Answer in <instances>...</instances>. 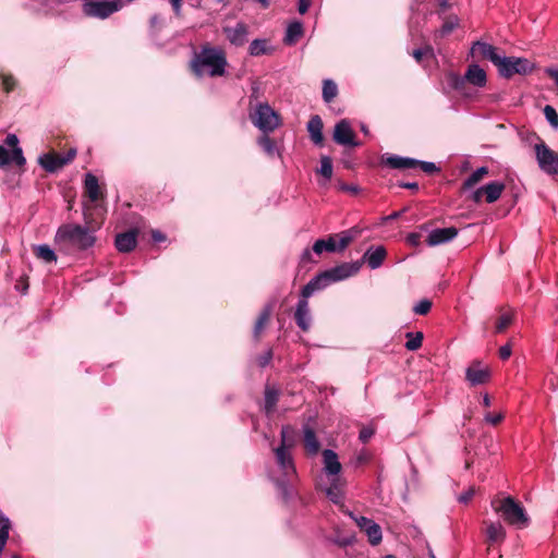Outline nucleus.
Here are the masks:
<instances>
[{
  "label": "nucleus",
  "mask_w": 558,
  "mask_h": 558,
  "mask_svg": "<svg viewBox=\"0 0 558 558\" xmlns=\"http://www.w3.org/2000/svg\"><path fill=\"white\" fill-rule=\"evenodd\" d=\"M227 64L226 52L221 48L205 44L198 52H194L190 61V70L196 77L204 75L205 68H208L210 76H222Z\"/></svg>",
  "instance_id": "obj_1"
},
{
  "label": "nucleus",
  "mask_w": 558,
  "mask_h": 558,
  "mask_svg": "<svg viewBox=\"0 0 558 558\" xmlns=\"http://www.w3.org/2000/svg\"><path fill=\"white\" fill-rule=\"evenodd\" d=\"M54 241L62 248L86 251L96 242L95 233L77 223H65L58 228Z\"/></svg>",
  "instance_id": "obj_2"
},
{
  "label": "nucleus",
  "mask_w": 558,
  "mask_h": 558,
  "mask_svg": "<svg viewBox=\"0 0 558 558\" xmlns=\"http://www.w3.org/2000/svg\"><path fill=\"white\" fill-rule=\"evenodd\" d=\"M495 512L500 513L504 521L517 529H525L530 525V517L524 507L512 496L494 498L490 502Z\"/></svg>",
  "instance_id": "obj_3"
},
{
  "label": "nucleus",
  "mask_w": 558,
  "mask_h": 558,
  "mask_svg": "<svg viewBox=\"0 0 558 558\" xmlns=\"http://www.w3.org/2000/svg\"><path fill=\"white\" fill-rule=\"evenodd\" d=\"M496 68L501 77L509 80L515 74L527 75L532 73L535 64L526 58L501 56Z\"/></svg>",
  "instance_id": "obj_4"
},
{
  "label": "nucleus",
  "mask_w": 558,
  "mask_h": 558,
  "mask_svg": "<svg viewBox=\"0 0 558 558\" xmlns=\"http://www.w3.org/2000/svg\"><path fill=\"white\" fill-rule=\"evenodd\" d=\"M449 83L456 90L462 92L468 83L476 87H484L487 83V76L480 65L470 64L463 76L451 73L449 75Z\"/></svg>",
  "instance_id": "obj_5"
},
{
  "label": "nucleus",
  "mask_w": 558,
  "mask_h": 558,
  "mask_svg": "<svg viewBox=\"0 0 558 558\" xmlns=\"http://www.w3.org/2000/svg\"><path fill=\"white\" fill-rule=\"evenodd\" d=\"M253 124L264 134L274 132L280 125L278 113L267 104H259L251 113Z\"/></svg>",
  "instance_id": "obj_6"
},
{
  "label": "nucleus",
  "mask_w": 558,
  "mask_h": 558,
  "mask_svg": "<svg viewBox=\"0 0 558 558\" xmlns=\"http://www.w3.org/2000/svg\"><path fill=\"white\" fill-rule=\"evenodd\" d=\"M122 8L121 0L88 1L83 4V13L89 17L105 20Z\"/></svg>",
  "instance_id": "obj_7"
},
{
  "label": "nucleus",
  "mask_w": 558,
  "mask_h": 558,
  "mask_svg": "<svg viewBox=\"0 0 558 558\" xmlns=\"http://www.w3.org/2000/svg\"><path fill=\"white\" fill-rule=\"evenodd\" d=\"M534 150L539 168L547 174H558V153L543 141L534 145Z\"/></svg>",
  "instance_id": "obj_8"
},
{
  "label": "nucleus",
  "mask_w": 558,
  "mask_h": 558,
  "mask_svg": "<svg viewBox=\"0 0 558 558\" xmlns=\"http://www.w3.org/2000/svg\"><path fill=\"white\" fill-rule=\"evenodd\" d=\"M75 156V148H70L64 156H61L56 151H50L39 157L38 162L47 172L53 173L71 163Z\"/></svg>",
  "instance_id": "obj_9"
},
{
  "label": "nucleus",
  "mask_w": 558,
  "mask_h": 558,
  "mask_svg": "<svg viewBox=\"0 0 558 558\" xmlns=\"http://www.w3.org/2000/svg\"><path fill=\"white\" fill-rule=\"evenodd\" d=\"M84 228L95 233L99 230L105 220V209L99 204L84 203L83 207Z\"/></svg>",
  "instance_id": "obj_10"
},
{
  "label": "nucleus",
  "mask_w": 558,
  "mask_h": 558,
  "mask_svg": "<svg viewBox=\"0 0 558 558\" xmlns=\"http://www.w3.org/2000/svg\"><path fill=\"white\" fill-rule=\"evenodd\" d=\"M332 140L343 146L357 147L360 143L355 141V133L347 119L340 120L336 123L332 134Z\"/></svg>",
  "instance_id": "obj_11"
},
{
  "label": "nucleus",
  "mask_w": 558,
  "mask_h": 558,
  "mask_svg": "<svg viewBox=\"0 0 558 558\" xmlns=\"http://www.w3.org/2000/svg\"><path fill=\"white\" fill-rule=\"evenodd\" d=\"M277 463L284 473L286 476H292L295 474V466L293 463L292 456L287 447L286 442V428L281 430V445L275 450Z\"/></svg>",
  "instance_id": "obj_12"
},
{
  "label": "nucleus",
  "mask_w": 558,
  "mask_h": 558,
  "mask_svg": "<svg viewBox=\"0 0 558 558\" xmlns=\"http://www.w3.org/2000/svg\"><path fill=\"white\" fill-rule=\"evenodd\" d=\"M363 265V260H356L352 263H342L325 270L331 283L348 279L356 275Z\"/></svg>",
  "instance_id": "obj_13"
},
{
  "label": "nucleus",
  "mask_w": 558,
  "mask_h": 558,
  "mask_svg": "<svg viewBox=\"0 0 558 558\" xmlns=\"http://www.w3.org/2000/svg\"><path fill=\"white\" fill-rule=\"evenodd\" d=\"M350 517L354 520V522L361 529V531L365 532V534L368 537V542L373 546L378 545L381 542V529L372 519H368L363 515L355 517L352 513H350Z\"/></svg>",
  "instance_id": "obj_14"
},
{
  "label": "nucleus",
  "mask_w": 558,
  "mask_h": 558,
  "mask_svg": "<svg viewBox=\"0 0 558 558\" xmlns=\"http://www.w3.org/2000/svg\"><path fill=\"white\" fill-rule=\"evenodd\" d=\"M472 57H476L482 60H489L495 66L500 62L501 54L499 49L490 44L477 40L473 43L471 48Z\"/></svg>",
  "instance_id": "obj_15"
},
{
  "label": "nucleus",
  "mask_w": 558,
  "mask_h": 558,
  "mask_svg": "<svg viewBox=\"0 0 558 558\" xmlns=\"http://www.w3.org/2000/svg\"><path fill=\"white\" fill-rule=\"evenodd\" d=\"M480 361H473L466 368L465 378L471 386L486 384L490 379V369L488 367H481Z\"/></svg>",
  "instance_id": "obj_16"
},
{
  "label": "nucleus",
  "mask_w": 558,
  "mask_h": 558,
  "mask_svg": "<svg viewBox=\"0 0 558 558\" xmlns=\"http://www.w3.org/2000/svg\"><path fill=\"white\" fill-rule=\"evenodd\" d=\"M84 195L89 204H98L104 198V192L99 185L98 179L93 173H86L84 179Z\"/></svg>",
  "instance_id": "obj_17"
},
{
  "label": "nucleus",
  "mask_w": 558,
  "mask_h": 558,
  "mask_svg": "<svg viewBox=\"0 0 558 558\" xmlns=\"http://www.w3.org/2000/svg\"><path fill=\"white\" fill-rule=\"evenodd\" d=\"M417 159L390 154H384L380 158V165L390 169H413L417 168Z\"/></svg>",
  "instance_id": "obj_18"
},
{
  "label": "nucleus",
  "mask_w": 558,
  "mask_h": 558,
  "mask_svg": "<svg viewBox=\"0 0 558 558\" xmlns=\"http://www.w3.org/2000/svg\"><path fill=\"white\" fill-rule=\"evenodd\" d=\"M137 235V229H130L125 232L118 233L114 240V245L117 250L121 253L132 252L136 247Z\"/></svg>",
  "instance_id": "obj_19"
},
{
  "label": "nucleus",
  "mask_w": 558,
  "mask_h": 558,
  "mask_svg": "<svg viewBox=\"0 0 558 558\" xmlns=\"http://www.w3.org/2000/svg\"><path fill=\"white\" fill-rule=\"evenodd\" d=\"M458 229L456 227L435 229L429 232L426 243L429 246H437L445 244L453 240L458 235Z\"/></svg>",
  "instance_id": "obj_20"
},
{
  "label": "nucleus",
  "mask_w": 558,
  "mask_h": 558,
  "mask_svg": "<svg viewBox=\"0 0 558 558\" xmlns=\"http://www.w3.org/2000/svg\"><path fill=\"white\" fill-rule=\"evenodd\" d=\"M294 320L302 331L306 332L310 330L311 314L308 301L306 298L301 296V299L299 300L294 312Z\"/></svg>",
  "instance_id": "obj_21"
},
{
  "label": "nucleus",
  "mask_w": 558,
  "mask_h": 558,
  "mask_svg": "<svg viewBox=\"0 0 558 558\" xmlns=\"http://www.w3.org/2000/svg\"><path fill=\"white\" fill-rule=\"evenodd\" d=\"M331 284L326 271H322L306 283L301 290V296L308 299L314 292L324 290Z\"/></svg>",
  "instance_id": "obj_22"
},
{
  "label": "nucleus",
  "mask_w": 558,
  "mask_h": 558,
  "mask_svg": "<svg viewBox=\"0 0 558 558\" xmlns=\"http://www.w3.org/2000/svg\"><path fill=\"white\" fill-rule=\"evenodd\" d=\"M306 128L311 141L317 146H323L325 138L323 134L324 123L322 118L318 114L312 116Z\"/></svg>",
  "instance_id": "obj_23"
},
{
  "label": "nucleus",
  "mask_w": 558,
  "mask_h": 558,
  "mask_svg": "<svg viewBox=\"0 0 558 558\" xmlns=\"http://www.w3.org/2000/svg\"><path fill=\"white\" fill-rule=\"evenodd\" d=\"M223 32L232 45L243 46L247 40L248 28L244 23H238L234 27H225Z\"/></svg>",
  "instance_id": "obj_24"
},
{
  "label": "nucleus",
  "mask_w": 558,
  "mask_h": 558,
  "mask_svg": "<svg viewBox=\"0 0 558 558\" xmlns=\"http://www.w3.org/2000/svg\"><path fill=\"white\" fill-rule=\"evenodd\" d=\"M386 256H387V251L383 245H380V246H377L375 250H373V247H369L364 253L361 260H363V264L367 263V265L371 269H377L383 265Z\"/></svg>",
  "instance_id": "obj_25"
},
{
  "label": "nucleus",
  "mask_w": 558,
  "mask_h": 558,
  "mask_svg": "<svg viewBox=\"0 0 558 558\" xmlns=\"http://www.w3.org/2000/svg\"><path fill=\"white\" fill-rule=\"evenodd\" d=\"M484 524L486 525V541L489 545L504 542L506 538V530L500 522L485 521Z\"/></svg>",
  "instance_id": "obj_26"
},
{
  "label": "nucleus",
  "mask_w": 558,
  "mask_h": 558,
  "mask_svg": "<svg viewBox=\"0 0 558 558\" xmlns=\"http://www.w3.org/2000/svg\"><path fill=\"white\" fill-rule=\"evenodd\" d=\"M325 471L329 475H338L342 469L341 463L338 460V454L330 449L323 451Z\"/></svg>",
  "instance_id": "obj_27"
},
{
  "label": "nucleus",
  "mask_w": 558,
  "mask_h": 558,
  "mask_svg": "<svg viewBox=\"0 0 558 558\" xmlns=\"http://www.w3.org/2000/svg\"><path fill=\"white\" fill-rule=\"evenodd\" d=\"M271 312H272L271 305H266L262 310V312L259 313V315L255 322L253 335L257 341L260 339V336H262L264 329L270 322Z\"/></svg>",
  "instance_id": "obj_28"
},
{
  "label": "nucleus",
  "mask_w": 558,
  "mask_h": 558,
  "mask_svg": "<svg viewBox=\"0 0 558 558\" xmlns=\"http://www.w3.org/2000/svg\"><path fill=\"white\" fill-rule=\"evenodd\" d=\"M304 448L307 454L314 456L320 450V442L318 441L315 430L310 427H304Z\"/></svg>",
  "instance_id": "obj_29"
},
{
  "label": "nucleus",
  "mask_w": 558,
  "mask_h": 558,
  "mask_svg": "<svg viewBox=\"0 0 558 558\" xmlns=\"http://www.w3.org/2000/svg\"><path fill=\"white\" fill-rule=\"evenodd\" d=\"M265 412L270 415L275 412L280 397V390L275 386L266 385L265 387Z\"/></svg>",
  "instance_id": "obj_30"
},
{
  "label": "nucleus",
  "mask_w": 558,
  "mask_h": 558,
  "mask_svg": "<svg viewBox=\"0 0 558 558\" xmlns=\"http://www.w3.org/2000/svg\"><path fill=\"white\" fill-rule=\"evenodd\" d=\"M505 190V184L498 181L490 182L482 186V191L485 195V201L489 204L496 202L501 196Z\"/></svg>",
  "instance_id": "obj_31"
},
{
  "label": "nucleus",
  "mask_w": 558,
  "mask_h": 558,
  "mask_svg": "<svg viewBox=\"0 0 558 558\" xmlns=\"http://www.w3.org/2000/svg\"><path fill=\"white\" fill-rule=\"evenodd\" d=\"M303 36V25L301 22L289 24L283 41L286 45L295 44Z\"/></svg>",
  "instance_id": "obj_32"
},
{
  "label": "nucleus",
  "mask_w": 558,
  "mask_h": 558,
  "mask_svg": "<svg viewBox=\"0 0 558 558\" xmlns=\"http://www.w3.org/2000/svg\"><path fill=\"white\" fill-rule=\"evenodd\" d=\"M33 254L45 263L57 262V255L53 250L47 244L33 246Z\"/></svg>",
  "instance_id": "obj_33"
},
{
  "label": "nucleus",
  "mask_w": 558,
  "mask_h": 558,
  "mask_svg": "<svg viewBox=\"0 0 558 558\" xmlns=\"http://www.w3.org/2000/svg\"><path fill=\"white\" fill-rule=\"evenodd\" d=\"M248 51L251 56L258 57L271 53L272 49L269 47L267 39H254L250 45Z\"/></svg>",
  "instance_id": "obj_34"
},
{
  "label": "nucleus",
  "mask_w": 558,
  "mask_h": 558,
  "mask_svg": "<svg viewBox=\"0 0 558 558\" xmlns=\"http://www.w3.org/2000/svg\"><path fill=\"white\" fill-rule=\"evenodd\" d=\"M488 174V168L487 167H481L477 170H475L463 183L461 186V191L464 192L474 185H476L480 181L484 179L485 175Z\"/></svg>",
  "instance_id": "obj_35"
},
{
  "label": "nucleus",
  "mask_w": 558,
  "mask_h": 558,
  "mask_svg": "<svg viewBox=\"0 0 558 558\" xmlns=\"http://www.w3.org/2000/svg\"><path fill=\"white\" fill-rule=\"evenodd\" d=\"M324 251L326 252H336V241L335 235L331 234L327 239H318L313 245V252L316 254H322Z\"/></svg>",
  "instance_id": "obj_36"
},
{
  "label": "nucleus",
  "mask_w": 558,
  "mask_h": 558,
  "mask_svg": "<svg viewBox=\"0 0 558 558\" xmlns=\"http://www.w3.org/2000/svg\"><path fill=\"white\" fill-rule=\"evenodd\" d=\"M514 315L511 312H505L502 313L496 320L495 324V331L497 333L505 332L513 323Z\"/></svg>",
  "instance_id": "obj_37"
},
{
  "label": "nucleus",
  "mask_w": 558,
  "mask_h": 558,
  "mask_svg": "<svg viewBox=\"0 0 558 558\" xmlns=\"http://www.w3.org/2000/svg\"><path fill=\"white\" fill-rule=\"evenodd\" d=\"M338 95L337 84L332 80H324L323 82V99L330 104Z\"/></svg>",
  "instance_id": "obj_38"
},
{
  "label": "nucleus",
  "mask_w": 558,
  "mask_h": 558,
  "mask_svg": "<svg viewBox=\"0 0 558 558\" xmlns=\"http://www.w3.org/2000/svg\"><path fill=\"white\" fill-rule=\"evenodd\" d=\"M405 337L408 338V341L405 342V348L409 351H416L422 347L423 343V332H407Z\"/></svg>",
  "instance_id": "obj_39"
},
{
  "label": "nucleus",
  "mask_w": 558,
  "mask_h": 558,
  "mask_svg": "<svg viewBox=\"0 0 558 558\" xmlns=\"http://www.w3.org/2000/svg\"><path fill=\"white\" fill-rule=\"evenodd\" d=\"M459 25V19L457 15H449L445 19L440 29L437 32V35L440 37H445L449 35L456 27Z\"/></svg>",
  "instance_id": "obj_40"
},
{
  "label": "nucleus",
  "mask_w": 558,
  "mask_h": 558,
  "mask_svg": "<svg viewBox=\"0 0 558 558\" xmlns=\"http://www.w3.org/2000/svg\"><path fill=\"white\" fill-rule=\"evenodd\" d=\"M317 173L323 175L326 180L332 177V160L329 156H320V168L316 170Z\"/></svg>",
  "instance_id": "obj_41"
},
{
  "label": "nucleus",
  "mask_w": 558,
  "mask_h": 558,
  "mask_svg": "<svg viewBox=\"0 0 558 558\" xmlns=\"http://www.w3.org/2000/svg\"><path fill=\"white\" fill-rule=\"evenodd\" d=\"M327 497L335 504L341 499V485L339 478H333L330 486L326 489Z\"/></svg>",
  "instance_id": "obj_42"
},
{
  "label": "nucleus",
  "mask_w": 558,
  "mask_h": 558,
  "mask_svg": "<svg viewBox=\"0 0 558 558\" xmlns=\"http://www.w3.org/2000/svg\"><path fill=\"white\" fill-rule=\"evenodd\" d=\"M258 144L268 155H274L276 143L267 134L258 138Z\"/></svg>",
  "instance_id": "obj_43"
},
{
  "label": "nucleus",
  "mask_w": 558,
  "mask_h": 558,
  "mask_svg": "<svg viewBox=\"0 0 558 558\" xmlns=\"http://www.w3.org/2000/svg\"><path fill=\"white\" fill-rule=\"evenodd\" d=\"M0 81L5 93H11L16 86V80L11 74L0 73Z\"/></svg>",
  "instance_id": "obj_44"
},
{
  "label": "nucleus",
  "mask_w": 558,
  "mask_h": 558,
  "mask_svg": "<svg viewBox=\"0 0 558 558\" xmlns=\"http://www.w3.org/2000/svg\"><path fill=\"white\" fill-rule=\"evenodd\" d=\"M544 114L553 128H558V113L554 107L546 105L544 108Z\"/></svg>",
  "instance_id": "obj_45"
},
{
  "label": "nucleus",
  "mask_w": 558,
  "mask_h": 558,
  "mask_svg": "<svg viewBox=\"0 0 558 558\" xmlns=\"http://www.w3.org/2000/svg\"><path fill=\"white\" fill-rule=\"evenodd\" d=\"M432 305V301L428 299H423L413 307V312L416 315H426L429 313Z\"/></svg>",
  "instance_id": "obj_46"
},
{
  "label": "nucleus",
  "mask_w": 558,
  "mask_h": 558,
  "mask_svg": "<svg viewBox=\"0 0 558 558\" xmlns=\"http://www.w3.org/2000/svg\"><path fill=\"white\" fill-rule=\"evenodd\" d=\"M374 434H375V428L374 427H372V426H363L360 429L359 439L363 444H366L373 437Z\"/></svg>",
  "instance_id": "obj_47"
},
{
  "label": "nucleus",
  "mask_w": 558,
  "mask_h": 558,
  "mask_svg": "<svg viewBox=\"0 0 558 558\" xmlns=\"http://www.w3.org/2000/svg\"><path fill=\"white\" fill-rule=\"evenodd\" d=\"M417 167L422 169L427 174H434L436 172H439L440 169L434 163L429 161H420L417 163Z\"/></svg>",
  "instance_id": "obj_48"
},
{
  "label": "nucleus",
  "mask_w": 558,
  "mask_h": 558,
  "mask_svg": "<svg viewBox=\"0 0 558 558\" xmlns=\"http://www.w3.org/2000/svg\"><path fill=\"white\" fill-rule=\"evenodd\" d=\"M335 240L338 238L339 242H336V252H342L344 251L350 244V238H345L342 232L333 234Z\"/></svg>",
  "instance_id": "obj_49"
},
{
  "label": "nucleus",
  "mask_w": 558,
  "mask_h": 558,
  "mask_svg": "<svg viewBox=\"0 0 558 558\" xmlns=\"http://www.w3.org/2000/svg\"><path fill=\"white\" fill-rule=\"evenodd\" d=\"M11 162H15L17 166L22 167L25 165L26 159L23 156L22 148H15L11 153Z\"/></svg>",
  "instance_id": "obj_50"
},
{
  "label": "nucleus",
  "mask_w": 558,
  "mask_h": 558,
  "mask_svg": "<svg viewBox=\"0 0 558 558\" xmlns=\"http://www.w3.org/2000/svg\"><path fill=\"white\" fill-rule=\"evenodd\" d=\"M432 53H433L432 47L426 46L425 48H420V49L413 50L412 56L417 62H421L423 60V57H425L427 54H432Z\"/></svg>",
  "instance_id": "obj_51"
},
{
  "label": "nucleus",
  "mask_w": 558,
  "mask_h": 558,
  "mask_svg": "<svg viewBox=\"0 0 558 558\" xmlns=\"http://www.w3.org/2000/svg\"><path fill=\"white\" fill-rule=\"evenodd\" d=\"M11 163V153L0 145V167L4 168Z\"/></svg>",
  "instance_id": "obj_52"
},
{
  "label": "nucleus",
  "mask_w": 558,
  "mask_h": 558,
  "mask_svg": "<svg viewBox=\"0 0 558 558\" xmlns=\"http://www.w3.org/2000/svg\"><path fill=\"white\" fill-rule=\"evenodd\" d=\"M11 529H8V525L0 526V554L2 553L8 539H9V532Z\"/></svg>",
  "instance_id": "obj_53"
},
{
  "label": "nucleus",
  "mask_w": 558,
  "mask_h": 558,
  "mask_svg": "<svg viewBox=\"0 0 558 558\" xmlns=\"http://www.w3.org/2000/svg\"><path fill=\"white\" fill-rule=\"evenodd\" d=\"M362 230L359 227L350 228L345 231H342V234L345 238H350V242L352 243L355 239H357L361 234Z\"/></svg>",
  "instance_id": "obj_54"
},
{
  "label": "nucleus",
  "mask_w": 558,
  "mask_h": 558,
  "mask_svg": "<svg viewBox=\"0 0 558 558\" xmlns=\"http://www.w3.org/2000/svg\"><path fill=\"white\" fill-rule=\"evenodd\" d=\"M271 359H272V351L268 350L267 352H265L264 354H262L257 357V363L260 367H265L270 363Z\"/></svg>",
  "instance_id": "obj_55"
},
{
  "label": "nucleus",
  "mask_w": 558,
  "mask_h": 558,
  "mask_svg": "<svg viewBox=\"0 0 558 558\" xmlns=\"http://www.w3.org/2000/svg\"><path fill=\"white\" fill-rule=\"evenodd\" d=\"M421 233L411 232L407 235V243L412 246H417L421 243Z\"/></svg>",
  "instance_id": "obj_56"
},
{
  "label": "nucleus",
  "mask_w": 558,
  "mask_h": 558,
  "mask_svg": "<svg viewBox=\"0 0 558 558\" xmlns=\"http://www.w3.org/2000/svg\"><path fill=\"white\" fill-rule=\"evenodd\" d=\"M502 420H504V415L501 413H498V414L487 413L485 416V421L494 426L501 423Z\"/></svg>",
  "instance_id": "obj_57"
},
{
  "label": "nucleus",
  "mask_w": 558,
  "mask_h": 558,
  "mask_svg": "<svg viewBox=\"0 0 558 558\" xmlns=\"http://www.w3.org/2000/svg\"><path fill=\"white\" fill-rule=\"evenodd\" d=\"M511 345L507 343L499 349V357L506 361L511 356Z\"/></svg>",
  "instance_id": "obj_58"
},
{
  "label": "nucleus",
  "mask_w": 558,
  "mask_h": 558,
  "mask_svg": "<svg viewBox=\"0 0 558 558\" xmlns=\"http://www.w3.org/2000/svg\"><path fill=\"white\" fill-rule=\"evenodd\" d=\"M5 144L9 147H12V150L15 148H20L19 145V138L15 134H9L5 138Z\"/></svg>",
  "instance_id": "obj_59"
},
{
  "label": "nucleus",
  "mask_w": 558,
  "mask_h": 558,
  "mask_svg": "<svg viewBox=\"0 0 558 558\" xmlns=\"http://www.w3.org/2000/svg\"><path fill=\"white\" fill-rule=\"evenodd\" d=\"M311 5V0H299V13L305 14Z\"/></svg>",
  "instance_id": "obj_60"
},
{
  "label": "nucleus",
  "mask_w": 558,
  "mask_h": 558,
  "mask_svg": "<svg viewBox=\"0 0 558 558\" xmlns=\"http://www.w3.org/2000/svg\"><path fill=\"white\" fill-rule=\"evenodd\" d=\"M484 196V192L482 191V187H480L475 192H473L471 198L474 203L480 204Z\"/></svg>",
  "instance_id": "obj_61"
},
{
  "label": "nucleus",
  "mask_w": 558,
  "mask_h": 558,
  "mask_svg": "<svg viewBox=\"0 0 558 558\" xmlns=\"http://www.w3.org/2000/svg\"><path fill=\"white\" fill-rule=\"evenodd\" d=\"M473 496H474V489L471 488L466 493L462 494L459 497V501L466 504L468 501H470L472 499Z\"/></svg>",
  "instance_id": "obj_62"
},
{
  "label": "nucleus",
  "mask_w": 558,
  "mask_h": 558,
  "mask_svg": "<svg viewBox=\"0 0 558 558\" xmlns=\"http://www.w3.org/2000/svg\"><path fill=\"white\" fill-rule=\"evenodd\" d=\"M402 189H408L412 191H418V184L416 182H400L398 184Z\"/></svg>",
  "instance_id": "obj_63"
},
{
  "label": "nucleus",
  "mask_w": 558,
  "mask_h": 558,
  "mask_svg": "<svg viewBox=\"0 0 558 558\" xmlns=\"http://www.w3.org/2000/svg\"><path fill=\"white\" fill-rule=\"evenodd\" d=\"M151 239L155 241V242H163L166 241V235L158 231V230H153L151 231Z\"/></svg>",
  "instance_id": "obj_64"
}]
</instances>
